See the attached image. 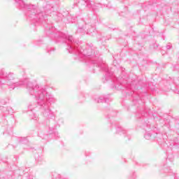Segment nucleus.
Instances as JSON below:
<instances>
[{"label":"nucleus","instance_id":"20e7f679","mask_svg":"<svg viewBox=\"0 0 179 179\" xmlns=\"http://www.w3.org/2000/svg\"><path fill=\"white\" fill-rule=\"evenodd\" d=\"M15 74L13 73H3V75L1 76V78L0 79V87L1 86H3V85H7L9 89L13 90L15 87H17V86H22V85H26L27 89V84L32 83L31 82L25 80L24 81H20L19 83L15 82Z\"/></svg>","mask_w":179,"mask_h":179},{"label":"nucleus","instance_id":"0eeeda50","mask_svg":"<svg viewBox=\"0 0 179 179\" xmlns=\"http://www.w3.org/2000/svg\"><path fill=\"white\" fill-rule=\"evenodd\" d=\"M97 31L96 30V27L92 25H87V34L90 36H94Z\"/></svg>","mask_w":179,"mask_h":179},{"label":"nucleus","instance_id":"f3484780","mask_svg":"<svg viewBox=\"0 0 179 179\" xmlns=\"http://www.w3.org/2000/svg\"><path fill=\"white\" fill-rule=\"evenodd\" d=\"M171 43H169L168 45H166L167 50H171Z\"/></svg>","mask_w":179,"mask_h":179},{"label":"nucleus","instance_id":"f03ea898","mask_svg":"<svg viewBox=\"0 0 179 179\" xmlns=\"http://www.w3.org/2000/svg\"><path fill=\"white\" fill-rule=\"evenodd\" d=\"M27 90L31 96H34L36 99V103L39 106L41 113L48 118L45 124L50 122V120L54 118L52 111L50 108L51 104L57 103V99L54 95L47 92V90L40 86L36 83H29L27 84Z\"/></svg>","mask_w":179,"mask_h":179},{"label":"nucleus","instance_id":"6e6552de","mask_svg":"<svg viewBox=\"0 0 179 179\" xmlns=\"http://www.w3.org/2000/svg\"><path fill=\"white\" fill-rule=\"evenodd\" d=\"M116 132L117 135H125V134H127V130L124 129L122 127H117L116 129Z\"/></svg>","mask_w":179,"mask_h":179},{"label":"nucleus","instance_id":"6ab92c4d","mask_svg":"<svg viewBox=\"0 0 179 179\" xmlns=\"http://www.w3.org/2000/svg\"><path fill=\"white\" fill-rule=\"evenodd\" d=\"M83 100H85V98H84V97H83Z\"/></svg>","mask_w":179,"mask_h":179},{"label":"nucleus","instance_id":"4468645a","mask_svg":"<svg viewBox=\"0 0 179 179\" xmlns=\"http://www.w3.org/2000/svg\"><path fill=\"white\" fill-rule=\"evenodd\" d=\"M144 138L149 141L152 138V134L149 132L145 133Z\"/></svg>","mask_w":179,"mask_h":179},{"label":"nucleus","instance_id":"9d476101","mask_svg":"<svg viewBox=\"0 0 179 179\" xmlns=\"http://www.w3.org/2000/svg\"><path fill=\"white\" fill-rule=\"evenodd\" d=\"M19 143H21L22 145H27V143H29V140L26 137H21L19 139Z\"/></svg>","mask_w":179,"mask_h":179},{"label":"nucleus","instance_id":"f257e3e1","mask_svg":"<svg viewBox=\"0 0 179 179\" xmlns=\"http://www.w3.org/2000/svg\"><path fill=\"white\" fill-rule=\"evenodd\" d=\"M57 38H62L66 44V50L69 54H74L76 59L85 61L87 65L90 66H96L100 68L106 72L103 82H108L113 80L114 82V73L108 69V66L103 62H97L96 57V48L93 43H85L78 40H74L73 36H67L62 32H58L55 35Z\"/></svg>","mask_w":179,"mask_h":179},{"label":"nucleus","instance_id":"2eb2a0df","mask_svg":"<svg viewBox=\"0 0 179 179\" xmlns=\"http://www.w3.org/2000/svg\"><path fill=\"white\" fill-rule=\"evenodd\" d=\"M50 131L48 132L49 135H51L52 134H54V131H55V129L54 128H50Z\"/></svg>","mask_w":179,"mask_h":179},{"label":"nucleus","instance_id":"1a4fd4ad","mask_svg":"<svg viewBox=\"0 0 179 179\" xmlns=\"http://www.w3.org/2000/svg\"><path fill=\"white\" fill-rule=\"evenodd\" d=\"M38 136H39V138H41L42 139H45V141H44V143L47 142V141L48 140V134H44V131H39Z\"/></svg>","mask_w":179,"mask_h":179},{"label":"nucleus","instance_id":"7ed1b4c3","mask_svg":"<svg viewBox=\"0 0 179 179\" xmlns=\"http://www.w3.org/2000/svg\"><path fill=\"white\" fill-rule=\"evenodd\" d=\"M15 2L17 4V6L22 8V9H27V16L29 17V20H31L32 23L34 22H38L43 19V13H37V10H36V6L34 5H27L24 3L23 0H14Z\"/></svg>","mask_w":179,"mask_h":179},{"label":"nucleus","instance_id":"f8f14e48","mask_svg":"<svg viewBox=\"0 0 179 179\" xmlns=\"http://www.w3.org/2000/svg\"><path fill=\"white\" fill-rule=\"evenodd\" d=\"M83 2H84V3H85V6H86L87 8H92V7L93 6V3H92V1H83Z\"/></svg>","mask_w":179,"mask_h":179},{"label":"nucleus","instance_id":"aec40b11","mask_svg":"<svg viewBox=\"0 0 179 179\" xmlns=\"http://www.w3.org/2000/svg\"><path fill=\"white\" fill-rule=\"evenodd\" d=\"M129 139H130V138H129L128 140L129 141Z\"/></svg>","mask_w":179,"mask_h":179},{"label":"nucleus","instance_id":"423d86ee","mask_svg":"<svg viewBox=\"0 0 179 179\" xmlns=\"http://www.w3.org/2000/svg\"><path fill=\"white\" fill-rule=\"evenodd\" d=\"M34 108H36V105H33V104L30 103L28 106V108H29V110H30V111L29 113H31V114H29L30 118L31 120H34L35 121H37V120H38L37 115H36V113H34L31 112V111H33Z\"/></svg>","mask_w":179,"mask_h":179},{"label":"nucleus","instance_id":"9b49d317","mask_svg":"<svg viewBox=\"0 0 179 179\" xmlns=\"http://www.w3.org/2000/svg\"><path fill=\"white\" fill-rule=\"evenodd\" d=\"M97 103H107V99L104 96H99L97 99H95Z\"/></svg>","mask_w":179,"mask_h":179},{"label":"nucleus","instance_id":"39448f33","mask_svg":"<svg viewBox=\"0 0 179 179\" xmlns=\"http://www.w3.org/2000/svg\"><path fill=\"white\" fill-rule=\"evenodd\" d=\"M89 23H90V20H84V21H80L79 22V25H78V29L76 31V34H80L82 36H83L84 34H86L87 31L86 29H87V24H89Z\"/></svg>","mask_w":179,"mask_h":179},{"label":"nucleus","instance_id":"412c9836","mask_svg":"<svg viewBox=\"0 0 179 179\" xmlns=\"http://www.w3.org/2000/svg\"><path fill=\"white\" fill-rule=\"evenodd\" d=\"M58 177L59 178V175H58Z\"/></svg>","mask_w":179,"mask_h":179},{"label":"nucleus","instance_id":"dca6fc26","mask_svg":"<svg viewBox=\"0 0 179 179\" xmlns=\"http://www.w3.org/2000/svg\"><path fill=\"white\" fill-rule=\"evenodd\" d=\"M135 178H136V174L135 173V172H134L130 179H135Z\"/></svg>","mask_w":179,"mask_h":179},{"label":"nucleus","instance_id":"a211bd4d","mask_svg":"<svg viewBox=\"0 0 179 179\" xmlns=\"http://www.w3.org/2000/svg\"><path fill=\"white\" fill-rule=\"evenodd\" d=\"M52 179H57V178H54V177H53V178H52Z\"/></svg>","mask_w":179,"mask_h":179},{"label":"nucleus","instance_id":"ddd939ff","mask_svg":"<svg viewBox=\"0 0 179 179\" xmlns=\"http://www.w3.org/2000/svg\"><path fill=\"white\" fill-rule=\"evenodd\" d=\"M46 51H47L48 54H54V52L55 51V48L48 47V48H47Z\"/></svg>","mask_w":179,"mask_h":179}]
</instances>
